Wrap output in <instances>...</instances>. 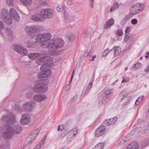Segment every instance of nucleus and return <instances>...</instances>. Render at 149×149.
I'll list each match as a JSON object with an SVG mask.
<instances>
[{
	"instance_id": "obj_1",
	"label": "nucleus",
	"mask_w": 149,
	"mask_h": 149,
	"mask_svg": "<svg viewBox=\"0 0 149 149\" xmlns=\"http://www.w3.org/2000/svg\"><path fill=\"white\" fill-rule=\"evenodd\" d=\"M1 134L3 133V136L6 139H10L15 134H19L22 130V127L18 125H15L14 127L8 124H4L1 127Z\"/></svg>"
},
{
	"instance_id": "obj_2",
	"label": "nucleus",
	"mask_w": 149,
	"mask_h": 149,
	"mask_svg": "<svg viewBox=\"0 0 149 149\" xmlns=\"http://www.w3.org/2000/svg\"><path fill=\"white\" fill-rule=\"evenodd\" d=\"M10 15L8 14V12L5 9L1 10V15L4 21L7 24H10L12 23L13 20L18 22L20 19L16 11L13 8H11L10 11Z\"/></svg>"
},
{
	"instance_id": "obj_3",
	"label": "nucleus",
	"mask_w": 149,
	"mask_h": 149,
	"mask_svg": "<svg viewBox=\"0 0 149 149\" xmlns=\"http://www.w3.org/2000/svg\"><path fill=\"white\" fill-rule=\"evenodd\" d=\"M53 63H50L49 65H42L40 68L42 72L38 74V77L39 78L46 77L52 74V72L50 69L53 67Z\"/></svg>"
},
{
	"instance_id": "obj_4",
	"label": "nucleus",
	"mask_w": 149,
	"mask_h": 149,
	"mask_svg": "<svg viewBox=\"0 0 149 149\" xmlns=\"http://www.w3.org/2000/svg\"><path fill=\"white\" fill-rule=\"evenodd\" d=\"M46 81L39 80L33 87V90L37 93L45 92L47 90Z\"/></svg>"
},
{
	"instance_id": "obj_5",
	"label": "nucleus",
	"mask_w": 149,
	"mask_h": 149,
	"mask_svg": "<svg viewBox=\"0 0 149 149\" xmlns=\"http://www.w3.org/2000/svg\"><path fill=\"white\" fill-rule=\"evenodd\" d=\"M143 5L139 3H136L132 6L130 9V14L132 16L141 12L143 10Z\"/></svg>"
},
{
	"instance_id": "obj_6",
	"label": "nucleus",
	"mask_w": 149,
	"mask_h": 149,
	"mask_svg": "<svg viewBox=\"0 0 149 149\" xmlns=\"http://www.w3.org/2000/svg\"><path fill=\"white\" fill-rule=\"evenodd\" d=\"M13 49L17 53L23 55H25L28 53L27 50L22 46L18 44H15L13 45Z\"/></svg>"
},
{
	"instance_id": "obj_7",
	"label": "nucleus",
	"mask_w": 149,
	"mask_h": 149,
	"mask_svg": "<svg viewBox=\"0 0 149 149\" xmlns=\"http://www.w3.org/2000/svg\"><path fill=\"white\" fill-rule=\"evenodd\" d=\"M40 16L44 18H49L53 16V12L50 9H44L41 10Z\"/></svg>"
},
{
	"instance_id": "obj_8",
	"label": "nucleus",
	"mask_w": 149,
	"mask_h": 149,
	"mask_svg": "<svg viewBox=\"0 0 149 149\" xmlns=\"http://www.w3.org/2000/svg\"><path fill=\"white\" fill-rule=\"evenodd\" d=\"M2 120L7 123L12 124H14L15 121V118L12 113L7 114L3 116L1 118Z\"/></svg>"
},
{
	"instance_id": "obj_9",
	"label": "nucleus",
	"mask_w": 149,
	"mask_h": 149,
	"mask_svg": "<svg viewBox=\"0 0 149 149\" xmlns=\"http://www.w3.org/2000/svg\"><path fill=\"white\" fill-rule=\"evenodd\" d=\"M39 132V130L38 129L34 130L26 138L25 143L28 142L29 143L32 141L33 142L34 141Z\"/></svg>"
},
{
	"instance_id": "obj_10",
	"label": "nucleus",
	"mask_w": 149,
	"mask_h": 149,
	"mask_svg": "<svg viewBox=\"0 0 149 149\" xmlns=\"http://www.w3.org/2000/svg\"><path fill=\"white\" fill-rule=\"evenodd\" d=\"M39 29V28L36 26L27 27L26 29V34L29 36L35 35Z\"/></svg>"
},
{
	"instance_id": "obj_11",
	"label": "nucleus",
	"mask_w": 149,
	"mask_h": 149,
	"mask_svg": "<svg viewBox=\"0 0 149 149\" xmlns=\"http://www.w3.org/2000/svg\"><path fill=\"white\" fill-rule=\"evenodd\" d=\"M125 94V91H122L118 95V99L122 101L123 99H125L126 100L125 103L123 104V106L127 105L131 99L130 97H126Z\"/></svg>"
},
{
	"instance_id": "obj_12",
	"label": "nucleus",
	"mask_w": 149,
	"mask_h": 149,
	"mask_svg": "<svg viewBox=\"0 0 149 149\" xmlns=\"http://www.w3.org/2000/svg\"><path fill=\"white\" fill-rule=\"evenodd\" d=\"M55 42V40H52L48 42L47 48L49 52H53L57 49L58 48Z\"/></svg>"
},
{
	"instance_id": "obj_13",
	"label": "nucleus",
	"mask_w": 149,
	"mask_h": 149,
	"mask_svg": "<svg viewBox=\"0 0 149 149\" xmlns=\"http://www.w3.org/2000/svg\"><path fill=\"white\" fill-rule=\"evenodd\" d=\"M106 126L102 125L99 126L96 130L95 135L97 137L102 136L105 133Z\"/></svg>"
},
{
	"instance_id": "obj_14",
	"label": "nucleus",
	"mask_w": 149,
	"mask_h": 149,
	"mask_svg": "<svg viewBox=\"0 0 149 149\" xmlns=\"http://www.w3.org/2000/svg\"><path fill=\"white\" fill-rule=\"evenodd\" d=\"M30 121V118L26 114H23L22 115L20 122L22 125L27 124Z\"/></svg>"
},
{
	"instance_id": "obj_15",
	"label": "nucleus",
	"mask_w": 149,
	"mask_h": 149,
	"mask_svg": "<svg viewBox=\"0 0 149 149\" xmlns=\"http://www.w3.org/2000/svg\"><path fill=\"white\" fill-rule=\"evenodd\" d=\"M39 61L40 62L43 63H44L43 65H49V64L51 63H50V60L49 56H43L40 58Z\"/></svg>"
},
{
	"instance_id": "obj_16",
	"label": "nucleus",
	"mask_w": 149,
	"mask_h": 149,
	"mask_svg": "<svg viewBox=\"0 0 149 149\" xmlns=\"http://www.w3.org/2000/svg\"><path fill=\"white\" fill-rule=\"evenodd\" d=\"M95 73H94L93 75L88 84L87 86L85 89V92L84 93L85 95H87L89 92L91 88H92L93 84V82L94 78Z\"/></svg>"
},
{
	"instance_id": "obj_17",
	"label": "nucleus",
	"mask_w": 149,
	"mask_h": 149,
	"mask_svg": "<svg viewBox=\"0 0 149 149\" xmlns=\"http://www.w3.org/2000/svg\"><path fill=\"white\" fill-rule=\"evenodd\" d=\"M33 99L35 101L40 102L43 100H45L46 99V97L44 95L40 94H36L33 96Z\"/></svg>"
},
{
	"instance_id": "obj_18",
	"label": "nucleus",
	"mask_w": 149,
	"mask_h": 149,
	"mask_svg": "<svg viewBox=\"0 0 149 149\" xmlns=\"http://www.w3.org/2000/svg\"><path fill=\"white\" fill-rule=\"evenodd\" d=\"M33 105L34 103L33 102L29 101L23 105V108L25 110L29 111L33 108Z\"/></svg>"
},
{
	"instance_id": "obj_19",
	"label": "nucleus",
	"mask_w": 149,
	"mask_h": 149,
	"mask_svg": "<svg viewBox=\"0 0 149 149\" xmlns=\"http://www.w3.org/2000/svg\"><path fill=\"white\" fill-rule=\"evenodd\" d=\"M117 120V118L116 117H114L109 120H105L104 122V123L107 125L109 126L115 123Z\"/></svg>"
},
{
	"instance_id": "obj_20",
	"label": "nucleus",
	"mask_w": 149,
	"mask_h": 149,
	"mask_svg": "<svg viewBox=\"0 0 149 149\" xmlns=\"http://www.w3.org/2000/svg\"><path fill=\"white\" fill-rule=\"evenodd\" d=\"M121 49L119 47L114 46L113 48L110 50V52L113 51L114 56L116 57L120 54L121 52Z\"/></svg>"
},
{
	"instance_id": "obj_21",
	"label": "nucleus",
	"mask_w": 149,
	"mask_h": 149,
	"mask_svg": "<svg viewBox=\"0 0 149 149\" xmlns=\"http://www.w3.org/2000/svg\"><path fill=\"white\" fill-rule=\"evenodd\" d=\"M114 22V20L113 19L109 20L104 25V28L107 29L110 28L113 24Z\"/></svg>"
},
{
	"instance_id": "obj_22",
	"label": "nucleus",
	"mask_w": 149,
	"mask_h": 149,
	"mask_svg": "<svg viewBox=\"0 0 149 149\" xmlns=\"http://www.w3.org/2000/svg\"><path fill=\"white\" fill-rule=\"evenodd\" d=\"M93 34V30L90 28H88L87 30L85 29L83 32V34L88 38L91 37Z\"/></svg>"
},
{
	"instance_id": "obj_23",
	"label": "nucleus",
	"mask_w": 149,
	"mask_h": 149,
	"mask_svg": "<svg viewBox=\"0 0 149 149\" xmlns=\"http://www.w3.org/2000/svg\"><path fill=\"white\" fill-rule=\"evenodd\" d=\"M131 149H138V143L135 141H133L130 143L127 146Z\"/></svg>"
},
{
	"instance_id": "obj_24",
	"label": "nucleus",
	"mask_w": 149,
	"mask_h": 149,
	"mask_svg": "<svg viewBox=\"0 0 149 149\" xmlns=\"http://www.w3.org/2000/svg\"><path fill=\"white\" fill-rule=\"evenodd\" d=\"M42 56V54L38 53H31L28 55L29 58L32 59H36L38 57Z\"/></svg>"
},
{
	"instance_id": "obj_25",
	"label": "nucleus",
	"mask_w": 149,
	"mask_h": 149,
	"mask_svg": "<svg viewBox=\"0 0 149 149\" xmlns=\"http://www.w3.org/2000/svg\"><path fill=\"white\" fill-rule=\"evenodd\" d=\"M25 45L29 48H33L35 47L34 42L31 39L29 40L25 43Z\"/></svg>"
},
{
	"instance_id": "obj_26",
	"label": "nucleus",
	"mask_w": 149,
	"mask_h": 149,
	"mask_svg": "<svg viewBox=\"0 0 149 149\" xmlns=\"http://www.w3.org/2000/svg\"><path fill=\"white\" fill-rule=\"evenodd\" d=\"M36 40L37 42L40 43L46 42L42 34H40L37 36Z\"/></svg>"
},
{
	"instance_id": "obj_27",
	"label": "nucleus",
	"mask_w": 149,
	"mask_h": 149,
	"mask_svg": "<svg viewBox=\"0 0 149 149\" xmlns=\"http://www.w3.org/2000/svg\"><path fill=\"white\" fill-rule=\"evenodd\" d=\"M5 33L7 34V35L8 36L10 39H13V33L11 29L9 28H6L5 29Z\"/></svg>"
},
{
	"instance_id": "obj_28",
	"label": "nucleus",
	"mask_w": 149,
	"mask_h": 149,
	"mask_svg": "<svg viewBox=\"0 0 149 149\" xmlns=\"http://www.w3.org/2000/svg\"><path fill=\"white\" fill-rule=\"evenodd\" d=\"M55 42L58 48L62 47L64 45V42L61 39H58L56 41L55 40Z\"/></svg>"
},
{
	"instance_id": "obj_29",
	"label": "nucleus",
	"mask_w": 149,
	"mask_h": 149,
	"mask_svg": "<svg viewBox=\"0 0 149 149\" xmlns=\"http://www.w3.org/2000/svg\"><path fill=\"white\" fill-rule=\"evenodd\" d=\"M132 135L130 134H127L125 136L124 139L120 141L121 144H124L126 142L129 141L132 138Z\"/></svg>"
},
{
	"instance_id": "obj_30",
	"label": "nucleus",
	"mask_w": 149,
	"mask_h": 149,
	"mask_svg": "<svg viewBox=\"0 0 149 149\" xmlns=\"http://www.w3.org/2000/svg\"><path fill=\"white\" fill-rule=\"evenodd\" d=\"M46 136H45L44 138L39 143L37 144L36 146L34 148L36 149H40L42 146L44 145L45 140Z\"/></svg>"
},
{
	"instance_id": "obj_31",
	"label": "nucleus",
	"mask_w": 149,
	"mask_h": 149,
	"mask_svg": "<svg viewBox=\"0 0 149 149\" xmlns=\"http://www.w3.org/2000/svg\"><path fill=\"white\" fill-rule=\"evenodd\" d=\"M103 95L107 96L109 98L111 97L112 95V90L109 89L106 90L104 91Z\"/></svg>"
},
{
	"instance_id": "obj_32",
	"label": "nucleus",
	"mask_w": 149,
	"mask_h": 149,
	"mask_svg": "<svg viewBox=\"0 0 149 149\" xmlns=\"http://www.w3.org/2000/svg\"><path fill=\"white\" fill-rule=\"evenodd\" d=\"M141 120L140 119H138L137 120V123L135 124L133 127L134 129L132 130V132H134L135 133H139L141 131L140 130H139V132H137V131L139 130L138 128H136V126L139 125V123H140L141 122Z\"/></svg>"
},
{
	"instance_id": "obj_33",
	"label": "nucleus",
	"mask_w": 149,
	"mask_h": 149,
	"mask_svg": "<svg viewBox=\"0 0 149 149\" xmlns=\"http://www.w3.org/2000/svg\"><path fill=\"white\" fill-rule=\"evenodd\" d=\"M132 16L130 14H128L125 16L122 19V22L123 24H125L126 23Z\"/></svg>"
},
{
	"instance_id": "obj_34",
	"label": "nucleus",
	"mask_w": 149,
	"mask_h": 149,
	"mask_svg": "<svg viewBox=\"0 0 149 149\" xmlns=\"http://www.w3.org/2000/svg\"><path fill=\"white\" fill-rule=\"evenodd\" d=\"M22 4L27 6H30L32 3V0H20Z\"/></svg>"
},
{
	"instance_id": "obj_35",
	"label": "nucleus",
	"mask_w": 149,
	"mask_h": 149,
	"mask_svg": "<svg viewBox=\"0 0 149 149\" xmlns=\"http://www.w3.org/2000/svg\"><path fill=\"white\" fill-rule=\"evenodd\" d=\"M10 148V145L8 142H7L1 145L0 149H9Z\"/></svg>"
},
{
	"instance_id": "obj_36",
	"label": "nucleus",
	"mask_w": 149,
	"mask_h": 149,
	"mask_svg": "<svg viewBox=\"0 0 149 149\" xmlns=\"http://www.w3.org/2000/svg\"><path fill=\"white\" fill-rule=\"evenodd\" d=\"M144 96H139L138 98L136 100L135 105L136 106H138L142 102L143 99L144 98Z\"/></svg>"
},
{
	"instance_id": "obj_37",
	"label": "nucleus",
	"mask_w": 149,
	"mask_h": 149,
	"mask_svg": "<svg viewBox=\"0 0 149 149\" xmlns=\"http://www.w3.org/2000/svg\"><path fill=\"white\" fill-rule=\"evenodd\" d=\"M78 132V129L77 127H75L72 129L68 133V134H72L73 136H76Z\"/></svg>"
},
{
	"instance_id": "obj_38",
	"label": "nucleus",
	"mask_w": 149,
	"mask_h": 149,
	"mask_svg": "<svg viewBox=\"0 0 149 149\" xmlns=\"http://www.w3.org/2000/svg\"><path fill=\"white\" fill-rule=\"evenodd\" d=\"M119 6L117 2H115L109 11V12H111L113 10H114L118 8Z\"/></svg>"
},
{
	"instance_id": "obj_39",
	"label": "nucleus",
	"mask_w": 149,
	"mask_h": 149,
	"mask_svg": "<svg viewBox=\"0 0 149 149\" xmlns=\"http://www.w3.org/2000/svg\"><path fill=\"white\" fill-rule=\"evenodd\" d=\"M104 147L103 143H100L97 144L93 149H102Z\"/></svg>"
},
{
	"instance_id": "obj_40",
	"label": "nucleus",
	"mask_w": 149,
	"mask_h": 149,
	"mask_svg": "<svg viewBox=\"0 0 149 149\" xmlns=\"http://www.w3.org/2000/svg\"><path fill=\"white\" fill-rule=\"evenodd\" d=\"M44 38H45V40L46 41H47L49 40L50 39L51 37V36L50 33H46L44 34H42Z\"/></svg>"
},
{
	"instance_id": "obj_41",
	"label": "nucleus",
	"mask_w": 149,
	"mask_h": 149,
	"mask_svg": "<svg viewBox=\"0 0 149 149\" xmlns=\"http://www.w3.org/2000/svg\"><path fill=\"white\" fill-rule=\"evenodd\" d=\"M116 34L119 36H122L123 34V31L122 29H118L116 32Z\"/></svg>"
},
{
	"instance_id": "obj_42",
	"label": "nucleus",
	"mask_w": 149,
	"mask_h": 149,
	"mask_svg": "<svg viewBox=\"0 0 149 149\" xmlns=\"http://www.w3.org/2000/svg\"><path fill=\"white\" fill-rule=\"evenodd\" d=\"M32 20L34 21H41L40 18L36 15H33L31 17Z\"/></svg>"
},
{
	"instance_id": "obj_43",
	"label": "nucleus",
	"mask_w": 149,
	"mask_h": 149,
	"mask_svg": "<svg viewBox=\"0 0 149 149\" xmlns=\"http://www.w3.org/2000/svg\"><path fill=\"white\" fill-rule=\"evenodd\" d=\"M123 79L121 81V83L128 82L130 80V79L128 77L124 76L123 77Z\"/></svg>"
},
{
	"instance_id": "obj_44",
	"label": "nucleus",
	"mask_w": 149,
	"mask_h": 149,
	"mask_svg": "<svg viewBox=\"0 0 149 149\" xmlns=\"http://www.w3.org/2000/svg\"><path fill=\"white\" fill-rule=\"evenodd\" d=\"M130 36L129 34H125V38H124L123 42L124 43L127 42L130 40Z\"/></svg>"
},
{
	"instance_id": "obj_45",
	"label": "nucleus",
	"mask_w": 149,
	"mask_h": 149,
	"mask_svg": "<svg viewBox=\"0 0 149 149\" xmlns=\"http://www.w3.org/2000/svg\"><path fill=\"white\" fill-rule=\"evenodd\" d=\"M77 19V16L75 15L72 16H70L69 17V19L71 22L74 21Z\"/></svg>"
},
{
	"instance_id": "obj_46",
	"label": "nucleus",
	"mask_w": 149,
	"mask_h": 149,
	"mask_svg": "<svg viewBox=\"0 0 149 149\" xmlns=\"http://www.w3.org/2000/svg\"><path fill=\"white\" fill-rule=\"evenodd\" d=\"M56 10L58 11L61 12L63 10V8L61 5H58L56 7Z\"/></svg>"
},
{
	"instance_id": "obj_47",
	"label": "nucleus",
	"mask_w": 149,
	"mask_h": 149,
	"mask_svg": "<svg viewBox=\"0 0 149 149\" xmlns=\"http://www.w3.org/2000/svg\"><path fill=\"white\" fill-rule=\"evenodd\" d=\"M6 3L10 7H11L13 6V0H6Z\"/></svg>"
},
{
	"instance_id": "obj_48",
	"label": "nucleus",
	"mask_w": 149,
	"mask_h": 149,
	"mask_svg": "<svg viewBox=\"0 0 149 149\" xmlns=\"http://www.w3.org/2000/svg\"><path fill=\"white\" fill-rule=\"evenodd\" d=\"M74 139L72 137L71 138L67 136L66 142L68 144L70 143Z\"/></svg>"
},
{
	"instance_id": "obj_49",
	"label": "nucleus",
	"mask_w": 149,
	"mask_h": 149,
	"mask_svg": "<svg viewBox=\"0 0 149 149\" xmlns=\"http://www.w3.org/2000/svg\"><path fill=\"white\" fill-rule=\"evenodd\" d=\"M109 97H107V96L104 95L102 100V103L104 104L105 103L107 102V99Z\"/></svg>"
},
{
	"instance_id": "obj_50",
	"label": "nucleus",
	"mask_w": 149,
	"mask_h": 149,
	"mask_svg": "<svg viewBox=\"0 0 149 149\" xmlns=\"http://www.w3.org/2000/svg\"><path fill=\"white\" fill-rule=\"evenodd\" d=\"M110 52H111L110 50H109L108 49L104 50L102 53V56L103 57L106 56L107 54Z\"/></svg>"
},
{
	"instance_id": "obj_51",
	"label": "nucleus",
	"mask_w": 149,
	"mask_h": 149,
	"mask_svg": "<svg viewBox=\"0 0 149 149\" xmlns=\"http://www.w3.org/2000/svg\"><path fill=\"white\" fill-rule=\"evenodd\" d=\"M131 23L132 25H136L137 24V20L136 19H133L131 20Z\"/></svg>"
},
{
	"instance_id": "obj_52",
	"label": "nucleus",
	"mask_w": 149,
	"mask_h": 149,
	"mask_svg": "<svg viewBox=\"0 0 149 149\" xmlns=\"http://www.w3.org/2000/svg\"><path fill=\"white\" fill-rule=\"evenodd\" d=\"M74 35H72L69 37H68V40L69 41H72L74 39Z\"/></svg>"
},
{
	"instance_id": "obj_53",
	"label": "nucleus",
	"mask_w": 149,
	"mask_h": 149,
	"mask_svg": "<svg viewBox=\"0 0 149 149\" xmlns=\"http://www.w3.org/2000/svg\"><path fill=\"white\" fill-rule=\"evenodd\" d=\"M131 31V28L129 27H127L125 31V33H130Z\"/></svg>"
},
{
	"instance_id": "obj_54",
	"label": "nucleus",
	"mask_w": 149,
	"mask_h": 149,
	"mask_svg": "<svg viewBox=\"0 0 149 149\" xmlns=\"http://www.w3.org/2000/svg\"><path fill=\"white\" fill-rule=\"evenodd\" d=\"M141 65V64L139 63H137L135 64L134 65V67L136 68H138Z\"/></svg>"
},
{
	"instance_id": "obj_55",
	"label": "nucleus",
	"mask_w": 149,
	"mask_h": 149,
	"mask_svg": "<svg viewBox=\"0 0 149 149\" xmlns=\"http://www.w3.org/2000/svg\"><path fill=\"white\" fill-rule=\"evenodd\" d=\"M3 29V21H0V31Z\"/></svg>"
},
{
	"instance_id": "obj_56",
	"label": "nucleus",
	"mask_w": 149,
	"mask_h": 149,
	"mask_svg": "<svg viewBox=\"0 0 149 149\" xmlns=\"http://www.w3.org/2000/svg\"><path fill=\"white\" fill-rule=\"evenodd\" d=\"M132 42H133V40H131V41H130V44H127L126 45V47H125L126 50L127 49L129 48V47L130 46V44H131L132 43Z\"/></svg>"
},
{
	"instance_id": "obj_57",
	"label": "nucleus",
	"mask_w": 149,
	"mask_h": 149,
	"mask_svg": "<svg viewBox=\"0 0 149 149\" xmlns=\"http://www.w3.org/2000/svg\"><path fill=\"white\" fill-rule=\"evenodd\" d=\"M29 143L28 142L25 143V141L23 146L22 148V149H24L25 148L26 146L29 144Z\"/></svg>"
},
{
	"instance_id": "obj_58",
	"label": "nucleus",
	"mask_w": 149,
	"mask_h": 149,
	"mask_svg": "<svg viewBox=\"0 0 149 149\" xmlns=\"http://www.w3.org/2000/svg\"><path fill=\"white\" fill-rule=\"evenodd\" d=\"M93 1L94 0H90V6L91 8H93Z\"/></svg>"
},
{
	"instance_id": "obj_59",
	"label": "nucleus",
	"mask_w": 149,
	"mask_h": 149,
	"mask_svg": "<svg viewBox=\"0 0 149 149\" xmlns=\"http://www.w3.org/2000/svg\"><path fill=\"white\" fill-rule=\"evenodd\" d=\"M144 71L145 72H149V63L148 64L146 69L144 70Z\"/></svg>"
},
{
	"instance_id": "obj_60",
	"label": "nucleus",
	"mask_w": 149,
	"mask_h": 149,
	"mask_svg": "<svg viewBox=\"0 0 149 149\" xmlns=\"http://www.w3.org/2000/svg\"><path fill=\"white\" fill-rule=\"evenodd\" d=\"M144 133L145 134L149 133V128H146L144 131Z\"/></svg>"
},
{
	"instance_id": "obj_61",
	"label": "nucleus",
	"mask_w": 149,
	"mask_h": 149,
	"mask_svg": "<svg viewBox=\"0 0 149 149\" xmlns=\"http://www.w3.org/2000/svg\"><path fill=\"white\" fill-rule=\"evenodd\" d=\"M65 136V134L62 133L60 135L59 139H62Z\"/></svg>"
},
{
	"instance_id": "obj_62",
	"label": "nucleus",
	"mask_w": 149,
	"mask_h": 149,
	"mask_svg": "<svg viewBox=\"0 0 149 149\" xmlns=\"http://www.w3.org/2000/svg\"><path fill=\"white\" fill-rule=\"evenodd\" d=\"M67 136L69 137H70L71 138V137H72L73 138V139H74V138H75V136H73V135H72V134H68V133H67Z\"/></svg>"
},
{
	"instance_id": "obj_63",
	"label": "nucleus",
	"mask_w": 149,
	"mask_h": 149,
	"mask_svg": "<svg viewBox=\"0 0 149 149\" xmlns=\"http://www.w3.org/2000/svg\"><path fill=\"white\" fill-rule=\"evenodd\" d=\"M65 126L63 125H61V131H64L65 130Z\"/></svg>"
},
{
	"instance_id": "obj_64",
	"label": "nucleus",
	"mask_w": 149,
	"mask_h": 149,
	"mask_svg": "<svg viewBox=\"0 0 149 149\" xmlns=\"http://www.w3.org/2000/svg\"><path fill=\"white\" fill-rule=\"evenodd\" d=\"M89 53L88 52H86L84 54V57H86L89 54Z\"/></svg>"
}]
</instances>
